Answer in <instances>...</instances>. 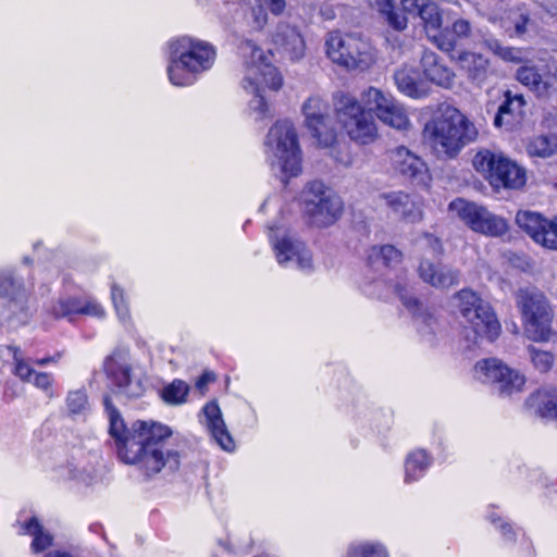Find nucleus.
I'll list each match as a JSON object with an SVG mask.
<instances>
[{
    "label": "nucleus",
    "mask_w": 557,
    "mask_h": 557,
    "mask_svg": "<svg viewBox=\"0 0 557 557\" xmlns=\"http://www.w3.org/2000/svg\"><path fill=\"white\" fill-rule=\"evenodd\" d=\"M103 405L110 421V435L124 463L137 465L148 475L159 473L165 467L171 470L178 468L181 456L169 444L172 435L169 426L137 420L126 428L109 395L104 396Z\"/></svg>",
    "instance_id": "1"
},
{
    "label": "nucleus",
    "mask_w": 557,
    "mask_h": 557,
    "mask_svg": "<svg viewBox=\"0 0 557 557\" xmlns=\"http://www.w3.org/2000/svg\"><path fill=\"white\" fill-rule=\"evenodd\" d=\"M244 59L243 88L253 95L249 101V109L257 121L272 116L270 106L262 95L263 89L278 90L283 85V77L271 62L270 52H265L251 40H244L239 46Z\"/></svg>",
    "instance_id": "2"
},
{
    "label": "nucleus",
    "mask_w": 557,
    "mask_h": 557,
    "mask_svg": "<svg viewBox=\"0 0 557 557\" xmlns=\"http://www.w3.org/2000/svg\"><path fill=\"white\" fill-rule=\"evenodd\" d=\"M424 135L440 158L451 159L476 139L478 131L458 109L446 106L426 123Z\"/></svg>",
    "instance_id": "3"
},
{
    "label": "nucleus",
    "mask_w": 557,
    "mask_h": 557,
    "mask_svg": "<svg viewBox=\"0 0 557 557\" xmlns=\"http://www.w3.org/2000/svg\"><path fill=\"white\" fill-rule=\"evenodd\" d=\"M214 60L215 50L210 44L190 37L174 39L170 42L169 79L175 86L191 85Z\"/></svg>",
    "instance_id": "4"
},
{
    "label": "nucleus",
    "mask_w": 557,
    "mask_h": 557,
    "mask_svg": "<svg viewBox=\"0 0 557 557\" xmlns=\"http://www.w3.org/2000/svg\"><path fill=\"white\" fill-rule=\"evenodd\" d=\"M458 300V309L465 319V337L467 347L478 344L479 338L494 341L500 333L498 322L492 307L471 289H461L455 295Z\"/></svg>",
    "instance_id": "5"
},
{
    "label": "nucleus",
    "mask_w": 557,
    "mask_h": 557,
    "mask_svg": "<svg viewBox=\"0 0 557 557\" xmlns=\"http://www.w3.org/2000/svg\"><path fill=\"white\" fill-rule=\"evenodd\" d=\"M265 154L273 171L287 176L300 172V150L294 125L287 121H277L268 132Z\"/></svg>",
    "instance_id": "6"
},
{
    "label": "nucleus",
    "mask_w": 557,
    "mask_h": 557,
    "mask_svg": "<svg viewBox=\"0 0 557 557\" xmlns=\"http://www.w3.org/2000/svg\"><path fill=\"white\" fill-rule=\"evenodd\" d=\"M327 58L347 71H366L376 61L375 49L355 34L329 33L325 39Z\"/></svg>",
    "instance_id": "7"
},
{
    "label": "nucleus",
    "mask_w": 557,
    "mask_h": 557,
    "mask_svg": "<svg viewBox=\"0 0 557 557\" xmlns=\"http://www.w3.org/2000/svg\"><path fill=\"white\" fill-rule=\"evenodd\" d=\"M525 335L547 342L552 334L553 309L545 295L535 288L520 289L516 297Z\"/></svg>",
    "instance_id": "8"
},
{
    "label": "nucleus",
    "mask_w": 557,
    "mask_h": 557,
    "mask_svg": "<svg viewBox=\"0 0 557 557\" xmlns=\"http://www.w3.org/2000/svg\"><path fill=\"white\" fill-rule=\"evenodd\" d=\"M472 164L494 188L519 189L525 184L524 169L502 152L481 150L475 153Z\"/></svg>",
    "instance_id": "9"
},
{
    "label": "nucleus",
    "mask_w": 557,
    "mask_h": 557,
    "mask_svg": "<svg viewBox=\"0 0 557 557\" xmlns=\"http://www.w3.org/2000/svg\"><path fill=\"white\" fill-rule=\"evenodd\" d=\"M302 210L309 222L318 227L335 223L343 212L341 198L323 183H309L301 193Z\"/></svg>",
    "instance_id": "10"
},
{
    "label": "nucleus",
    "mask_w": 557,
    "mask_h": 557,
    "mask_svg": "<svg viewBox=\"0 0 557 557\" xmlns=\"http://www.w3.org/2000/svg\"><path fill=\"white\" fill-rule=\"evenodd\" d=\"M448 209L471 231L481 235L502 237L509 230L508 221L505 218L475 202L458 198L449 203Z\"/></svg>",
    "instance_id": "11"
},
{
    "label": "nucleus",
    "mask_w": 557,
    "mask_h": 557,
    "mask_svg": "<svg viewBox=\"0 0 557 557\" xmlns=\"http://www.w3.org/2000/svg\"><path fill=\"white\" fill-rule=\"evenodd\" d=\"M336 111L339 123L351 140L367 145L376 138L377 128L372 114L364 111L354 98L344 96Z\"/></svg>",
    "instance_id": "12"
},
{
    "label": "nucleus",
    "mask_w": 557,
    "mask_h": 557,
    "mask_svg": "<svg viewBox=\"0 0 557 557\" xmlns=\"http://www.w3.org/2000/svg\"><path fill=\"white\" fill-rule=\"evenodd\" d=\"M104 371L115 388V393L128 398H137L145 391L140 375L135 373L126 349H116L104 361Z\"/></svg>",
    "instance_id": "13"
},
{
    "label": "nucleus",
    "mask_w": 557,
    "mask_h": 557,
    "mask_svg": "<svg viewBox=\"0 0 557 557\" xmlns=\"http://www.w3.org/2000/svg\"><path fill=\"white\" fill-rule=\"evenodd\" d=\"M475 372L482 382L490 384L502 397H510L520 393L525 384L523 374L496 358L478 362Z\"/></svg>",
    "instance_id": "14"
},
{
    "label": "nucleus",
    "mask_w": 557,
    "mask_h": 557,
    "mask_svg": "<svg viewBox=\"0 0 557 557\" xmlns=\"http://www.w3.org/2000/svg\"><path fill=\"white\" fill-rule=\"evenodd\" d=\"M29 314L28 294L23 282L11 275L0 276V322L25 324Z\"/></svg>",
    "instance_id": "15"
},
{
    "label": "nucleus",
    "mask_w": 557,
    "mask_h": 557,
    "mask_svg": "<svg viewBox=\"0 0 557 557\" xmlns=\"http://www.w3.org/2000/svg\"><path fill=\"white\" fill-rule=\"evenodd\" d=\"M516 78L539 99L548 100L557 90V65L555 62L543 65H522L517 70Z\"/></svg>",
    "instance_id": "16"
},
{
    "label": "nucleus",
    "mask_w": 557,
    "mask_h": 557,
    "mask_svg": "<svg viewBox=\"0 0 557 557\" xmlns=\"http://www.w3.org/2000/svg\"><path fill=\"white\" fill-rule=\"evenodd\" d=\"M302 113L307 127L318 143L323 147L332 146L336 140V132L327 103L320 97H310L302 104Z\"/></svg>",
    "instance_id": "17"
},
{
    "label": "nucleus",
    "mask_w": 557,
    "mask_h": 557,
    "mask_svg": "<svg viewBox=\"0 0 557 557\" xmlns=\"http://www.w3.org/2000/svg\"><path fill=\"white\" fill-rule=\"evenodd\" d=\"M391 162L398 174L417 185H425L430 178L425 162L404 146L391 151Z\"/></svg>",
    "instance_id": "18"
},
{
    "label": "nucleus",
    "mask_w": 557,
    "mask_h": 557,
    "mask_svg": "<svg viewBox=\"0 0 557 557\" xmlns=\"http://www.w3.org/2000/svg\"><path fill=\"white\" fill-rule=\"evenodd\" d=\"M273 249L278 264L283 267L296 265L297 269L307 272L312 269V256L302 242L284 236L282 239L273 240Z\"/></svg>",
    "instance_id": "19"
},
{
    "label": "nucleus",
    "mask_w": 557,
    "mask_h": 557,
    "mask_svg": "<svg viewBox=\"0 0 557 557\" xmlns=\"http://www.w3.org/2000/svg\"><path fill=\"white\" fill-rule=\"evenodd\" d=\"M453 59L466 75L467 81L475 87L484 86L495 74L490 59L482 53L466 50Z\"/></svg>",
    "instance_id": "20"
},
{
    "label": "nucleus",
    "mask_w": 557,
    "mask_h": 557,
    "mask_svg": "<svg viewBox=\"0 0 557 557\" xmlns=\"http://www.w3.org/2000/svg\"><path fill=\"white\" fill-rule=\"evenodd\" d=\"M203 423L214 442L226 451L235 448V443L223 420L222 411L216 401H210L201 410Z\"/></svg>",
    "instance_id": "21"
},
{
    "label": "nucleus",
    "mask_w": 557,
    "mask_h": 557,
    "mask_svg": "<svg viewBox=\"0 0 557 557\" xmlns=\"http://www.w3.org/2000/svg\"><path fill=\"white\" fill-rule=\"evenodd\" d=\"M7 349L12 354L14 361L13 373L25 383H33L37 388L42 389L49 396H52L51 386L53 379L46 372H36L24 358L20 347L9 345Z\"/></svg>",
    "instance_id": "22"
},
{
    "label": "nucleus",
    "mask_w": 557,
    "mask_h": 557,
    "mask_svg": "<svg viewBox=\"0 0 557 557\" xmlns=\"http://www.w3.org/2000/svg\"><path fill=\"white\" fill-rule=\"evenodd\" d=\"M275 48L290 61H299L305 57L306 44L299 30L290 25L281 24L273 35Z\"/></svg>",
    "instance_id": "23"
},
{
    "label": "nucleus",
    "mask_w": 557,
    "mask_h": 557,
    "mask_svg": "<svg viewBox=\"0 0 557 557\" xmlns=\"http://www.w3.org/2000/svg\"><path fill=\"white\" fill-rule=\"evenodd\" d=\"M419 17L423 22L428 36L434 40L441 50L446 52L454 50L456 47L455 40L445 38L440 34L443 24V17L436 3L431 1H423V5L420 8Z\"/></svg>",
    "instance_id": "24"
},
{
    "label": "nucleus",
    "mask_w": 557,
    "mask_h": 557,
    "mask_svg": "<svg viewBox=\"0 0 557 557\" xmlns=\"http://www.w3.org/2000/svg\"><path fill=\"white\" fill-rule=\"evenodd\" d=\"M420 63L423 74L429 82L446 89H450L454 86L455 73L435 52L424 50Z\"/></svg>",
    "instance_id": "25"
},
{
    "label": "nucleus",
    "mask_w": 557,
    "mask_h": 557,
    "mask_svg": "<svg viewBox=\"0 0 557 557\" xmlns=\"http://www.w3.org/2000/svg\"><path fill=\"white\" fill-rule=\"evenodd\" d=\"M55 318L72 319L74 314H86L101 318L104 314L103 308L94 300L83 298H61L51 308Z\"/></svg>",
    "instance_id": "26"
},
{
    "label": "nucleus",
    "mask_w": 557,
    "mask_h": 557,
    "mask_svg": "<svg viewBox=\"0 0 557 557\" xmlns=\"http://www.w3.org/2000/svg\"><path fill=\"white\" fill-rule=\"evenodd\" d=\"M420 277L435 288H449L459 283V272L442 263L423 260L419 267Z\"/></svg>",
    "instance_id": "27"
},
{
    "label": "nucleus",
    "mask_w": 557,
    "mask_h": 557,
    "mask_svg": "<svg viewBox=\"0 0 557 557\" xmlns=\"http://www.w3.org/2000/svg\"><path fill=\"white\" fill-rule=\"evenodd\" d=\"M381 198L395 214L408 222L419 221L422 216L419 203L407 193L391 191L383 194Z\"/></svg>",
    "instance_id": "28"
},
{
    "label": "nucleus",
    "mask_w": 557,
    "mask_h": 557,
    "mask_svg": "<svg viewBox=\"0 0 557 557\" xmlns=\"http://www.w3.org/2000/svg\"><path fill=\"white\" fill-rule=\"evenodd\" d=\"M394 81L398 90L411 98H423L429 94L428 84L421 79L419 71L413 67L403 66L394 74Z\"/></svg>",
    "instance_id": "29"
},
{
    "label": "nucleus",
    "mask_w": 557,
    "mask_h": 557,
    "mask_svg": "<svg viewBox=\"0 0 557 557\" xmlns=\"http://www.w3.org/2000/svg\"><path fill=\"white\" fill-rule=\"evenodd\" d=\"M530 409H534L541 417L557 422V389L543 388L531 394L525 400Z\"/></svg>",
    "instance_id": "30"
},
{
    "label": "nucleus",
    "mask_w": 557,
    "mask_h": 557,
    "mask_svg": "<svg viewBox=\"0 0 557 557\" xmlns=\"http://www.w3.org/2000/svg\"><path fill=\"white\" fill-rule=\"evenodd\" d=\"M549 222L550 220L533 211H519L516 215L518 226L541 246L547 227H549Z\"/></svg>",
    "instance_id": "31"
},
{
    "label": "nucleus",
    "mask_w": 557,
    "mask_h": 557,
    "mask_svg": "<svg viewBox=\"0 0 557 557\" xmlns=\"http://www.w3.org/2000/svg\"><path fill=\"white\" fill-rule=\"evenodd\" d=\"M431 463L425 450L418 449L410 453L405 462V481L411 483L418 480Z\"/></svg>",
    "instance_id": "32"
},
{
    "label": "nucleus",
    "mask_w": 557,
    "mask_h": 557,
    "mask_svg": "<svg viewBox=\"0 0 557 557\" xmlns=\"http://www.w3.org/2000/svg\"><path fill=\"white\" fill-rule=\"evenodd\" d=\"M394 100L393 96L377 89L375 87H369L366 91L362 92L361 101L363 106L368 109V112H373L379 117L384 110L392 103Z\"/></svg>",
    "instance_id": "33"
},
{
    "label": "nucleus",
    "mask_w": 557,
    "mask_h": 557,
    "mask_svg": "<svg viewBox=\"0 0 557 557\" xmlns=\"http://www.w3.org/2000/svg\"><path fill=\"white\" fill-rule=\"evenodd\" d=\"M379 120L382 123L397 129H406L410 124L405 109L395 99L387 107V109L381 113Z\"/></svg>",
    "instance_id": "34"
},
{
    "label": "nucleus",
    "mask_w": 557,
    "mask_h": 557,
    "mask_svg": "<svg viewBox=\"0 0 557 557\" xmlns=\"http://www.w3.org/2000/svg\"><path fill=\"white\" fill-rule=\"evenodd\" d=\"M528 152L531 156L548 158L557 152V135L548 134L535 137L528 145Z\"/></svg>",
    "instance_id": "35"
},
{
    "label": "nucleus",
    "mask_w": 557,
    "mask_h": 557,
    "mask_svg": "<svg viewBox=\"0 0 557 557\" xmlns=\"http://www.w3.org/2000/svg\"><path fill=\"white\" fill-rule=\"evenodd\" d=\"M25 531L34 536L32 548L36 553L42 552L52 544V536L44 530L36 518H32L25 524Z\"/></svg>",
    "instance_id": "36"
},
{
    "label": "nucleus",
    "mask_w": 557,
    "mask_h": 557,
    "mask_svg": "<svg viewBox=\"0 0 557 557\" xmlns=\"http://www.w3.org/2000/svg\"><path fill=\"white\" fill-rule=\"evenodd\" d=\"M268 7L265 2L253 0L249 9L245 12L247 24L255 30H260L268 22Z\"/></svg>",
    "instance_id": "37"
},
{
    "label": "nucleus",
    "mask_w": 557,
    "mask_h": 557,
    "mask_svg": "<svg viewBox=\"0 0 557 557\" xmlns=\"http://www.w3.org/2000/svg\"><path fill=\"white\" fill-rule=\"evenodd\" d=\"M189 392V386L182 380H174L171 384L165 386L162 391V398L165 403L171 405H181L186 401Z\"/></svg>",
    "instance_id": "38"
},
{
    "label": "nucleus",
    "mask_w": 557,
    "mask_h": 557,
    "mask_svg": "<svg viewBox=\"0 0 557 557\" xmlns=\"http://www.w3.org/2000/svg\"><path fill=\"white\" fill-rule=\"evenodd\" d=\"M371 259L381 260L386 267L398 264L401 261L403 255L392 245L374 246L370 255Z\"/></svg>",
    "instance_id": "39"
},
{
    "label": "nucleus",
    "mask_w": 557,
    "mask_h": 557,
    "mask_svg": "<svg viewBox=\"0 0 557 557\" xmlns=\"http://www.w3.org/2000/svg\"><path fill=\"white\" fill-rule=\"evenodd\" d=\"M350 557H388L385 547L381 544L364 543L349 549Z\"/></svg>",
    "instance_id": "40"
},
{
    "label": "nucleus",
    "mask_w": 557,
    "mask_h": 557,
    "mask_svg": "<svg viewBox=\"0 0 557 557\" xmlns=\"http://www.w3.org/2000/svg\"><path fill=\"white\" fill-rule=\"evenodd\" d=\"M533 366L541 372L550 370L554 363V356L549 351L539 350L533 346L528 348Z\"/></svg>",
    "instance_id": "41"
},
{
    "label": "nucleus",
    "mask_w": 557,
    "mask_h": 557,
    "mask_svg": "<svg viewBox=\"0 0 557 557\" xmlns=\"http://www.w3.org/2000/svg\"><path fill=\"white\" fill-rule=\"evenodd\" d=\"M66 404L72 414H82L88 409L87 395L81 389L70 392Z\"/></svg>",
    "instance_id": "42"
},
{
    "label": "nucleus",
    "mask_w": 557,
    "mask_h": 557,
    "mask_svg": "<svg viewBox=\"0 0 557 557\" xmlns=\"http://www.w3.org/2000/svg\"><path fill=\"white\" fill-rule=\"evenodd\" d=\"M111 297L120 320L125 322L129 318V312L123 290L115 285L112 286Z\"/></svg>",
    "instance_id": "43"
},
{
    "label": "nucleus",
    "mask_w": 557,
    "mask_h": 557,
    "mask_svg": "<svg viewBox=\"0 0 557 557\" xmlns=\"http://www.w3.org/2000/svg\"><path fill=\"white\" fill-rule=\"evenodd\" d=\"M386 15V20L394 29L396 30H403L407 27L408 24V17L404 14L400 9L395 10L393 8V4L391 3V8L387 9V11L382 12Z\"/></svg>",
    "instance_id": "44"
},
{
    "label": "nucleus",
    "mask_w": 557,
    "mask_h": 557,
    "mask_svg": "<svg viewBox=\"0 0 557 557\" xmlns=\"http://www.w3.org/2000/svg\"><path fill=\"white\" fill-rule=\"evenodd\" d=\"M516 36H523L531 25V16L527 10L519 9V14L512 20Z\"/></svg>",
    "instance_id": "45"
},
{
    "label": "nucleus",
    "mask_w": 557,
    "mask_h": 557,
    "mask_svg": "<svg viewBox=\"0 0 557 557\" xmlns=\"http://www.w3.org/2000/svg\"><path fill=\"white\" fill-rule=\"evenodd\" d=\"M515 101L510 100V91L506 92V100L504 103H502L498 108V112L494 119V124L496 126H502L504 123V117L507 114H512L515 112L520 113L521 110H513L515 108Z\"/></svg>",
    "instance_id": "46"
},
{
    "label": "nucleus",
    "mask_w": 557,
    "mask_h": 557,
    "mask_svg": "<svg viewBox=\"0 0 557 557\" xmlns=\"http://www.w3.org/2000/svg\"><path fill=\"white\" fill-rule=\"evenodd\" d=\"M451 32L458 39H466L471 36L472 26L468 20L458 18L451 25Z\"/></svg>",
    "instance_id": "47"
},
{
    "label": "nucleus",
    "mask_w": 557,
    "mask_h": 557,
    "mask_svg": "<svg viewBox=\"0 0 557 557\" xmlns=\"http://www.w3.org/2000/svg\"><path fill=\"white\" fill-rule=\"evenodd\" d=\"M542 246L550 250H557V218L550 220Z\"/></svg>",
    "instance_id": "48"
},
{
    "label": "nucleus",
    "mask_w": 557,
    "mask_h": 557,
    "mask_svg": "<svg viewBox=\"0 0 557 557\" xmlns=\"http://www.w3.org/2000/svg\"><path fill=\"white\" fill-rule=\"evenodd\" d=\"M395 292L399 295L403 304L409 310L414 311L420 306L419 300L412 296H409L406 287L403 286L401 284L395 285Z\"/></svg>",
    "instance_id": "49"
},
{
    "label": "nucleus",
    "mask_w": 557,
    "mask_h": 557,
    "mask_svg": "<svg viewBox=\"0 0 557 557\" xmlns=\"http://www.w3.org/2000/svg\"><path fill=\"white\" fill-rule=\"evenodd\" d=\"M424 0H401L400 11L408 15L419 16L420 8L423 5Z\"/></svg>",
    "instance_id": "50"
},
{
    "label": "nucleus",
    "mask_w": 557,
    "mask_h": 557,
    "mask_svg": "<svg viewBox=\"0 0 557 557\" xmlns=\"http://www.w3.org/2000/svg\"><path fill=\"white\" fill-rule=\"evenodd\" d=\"M500 59L507 62L520 63L523 60L522 51L518 48L506 47Z\"/></svg>",
    "instance_id": "51"
},
{
    "label": "nucleus",
    "mask_w": 557,
    "mask_h": 557,
    "mask_svg": "<svg viewBox=\"0 0 557 557\" xmlns=\"http://www.w3.org/2000/svg\"><path fill=\"white\" fill-rule=\"evenodd\" d=\"M484 47H486L490 51H492L497 57H502L506 47H504L500 41L496 38H486L484 40Z\"/></svg>",
    "instance_id": "52"
},
{
    "label": "nucleus",
    "mask_w": 557,
    "mask_h": 557,
    "mask_svg": "<svg viewBox=\"0 0 557 557\" xmlns=\"http://www.w3.org/2000/svg\"><path fill=\"white\" fill-rule=\"evenodd\" d=\"M215 380V376L211 372L203 373L196 382V388L201 393L205 394L207 386L209 383L213 382Z\"/></svg>",
    "instance_id": "53"
},
{
    "label": "nucleus",
    "mask_w": 557,
    "mask_h": 557,
    "mask_svg": "<svg viewBox=\"0 0 557 557\" xmlns=\"http://www.w3.org/2000/svg\"><path fill=\"white\" fill-rule=\"evenodd\" d=\"M368 4L379 12H385L391 8L392 0H367Z\"/></svg>",
    "instance_id": "54"
},
{
    "label": "nucleus",
    "mask_w": 557,
    "mask_h": 557,
    "mask_svg": "<svg viewBox=\"0 0 557 557\" xmlns=\"http://www.w3.org/2000/svg\"><path fill=\"white\" fill-rule=\"evenodd\" d=\"M510 100L515 101L516 107L513 108V110H522V108L525 104V100L522 95H515V96L510 95Z\"/></svg>",
    "instance_id": "55"
},
{
    "label": "nucleus",
    "mask_w": 557,
    "mask_h": 557,
    "mask_svg": "<svg viewBox=\"0 0 557 557\" xmlns=\"http://www.w3.org/2000/svg\"><path fill=\"white\" fill-rule=\"evenodd\" d=\"M499 529L502 530V532H503L504 536H505L507 540H512V536H511V535L513 534V532H512L511 527H510L508 523H505V522H504V523H500V524H499Z\"/></svg>",
    "instance_id": "56"
},
{
    "label": "nucleus",
    "mask_w": 557,
    "mask_h": 557,
    "mask_svg": "<svg viewBox=\"0 0 557 557\" xmlns=\"http://www.w3.org/2000/svg\"><path fill=\"white\" fill-rule=\"evenodd\" d=\"M59 358H60L59 355L54 356V357L41 358V359H37L35 361V363L38 366H47L50 362H55Z\"/></svg>",
    "instance_id": "57"
},
{
    "label": "nucleus",
    "mask_w": 557,
    "mask_h": 557,
    "mask_svg": "<svg viewBox=\"0 0 557 557\" xmlns=\"http://www.w3.org/2000/svg\"><path fill=\"white\" fill-rule=\"evenodd\" d=\"M45 557H72L70 554L60 552V550H53L49 552L45 555Z\"/></svg>",
    "instance_id": "58"
},
{
    "label": "nucleus",
    "mask_w": 557,
    "mask_h": 557,
    "mask_svg": "<svg viewBox=\"0 0 557 557\" xmlns=\"http://www.w3.org/2000/svg\"><path fill=\"white\" fill-rule=\"evenodd\" d=\"M425 238H426V240H428L429 243H431V242H435V243H437V239H436V238H433V237H432V236H430V235H426V237H425Z\"/></svg>",
    "instance_id": "59"
},
{
    "label": "nucleus",
    "mask_w": 557,
    "mask_h": 557,
    "mask_svg": "<svg viewBox=\"0 0 557 557\" xmlns=\"http://www.w3.org/2000/svg\"><path fill=\"white\" fill-rule=\"evenodd\" d=\"M491 521H492L493 523H496V522L500 521V518H497V519H496L494 516H491Z\"/></svg>",
    "instance_id": "60"
}]
</instances>
